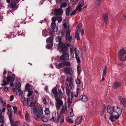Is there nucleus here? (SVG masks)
<instances>
[{
    "label": "nucleus",
    "instance_id": "2",
    "mask_svg": "<svg viewBox=\"0 0 126 126\" xmlns=\"http://www.w3.org/2000/svg\"><path fill=\"white\" fill-rule=\"evenodd\" d=\"M58 45V48L60 49L59 51L63 53L67 51V47L70 46V44H64L63 43H60Z\"/></svg>",
    "mask_w": 126,
    "mask_h": 126
},
{
    "label": "nucleus",
    "instance_id": "51",
    "mask_svg": "<svg viewBox=\"0 0 126 126\" xmlns=\"http://www.w3.org/2000/svg\"><path fill=\"white\" fill-rule=\"evenodd\" d=\"M4 78L3 79L2 85H6L7 84V83L6 81L5 80V77L4 76Z\"/></svg>",
    "mask_w": 126,
    "mask_h": 126
},
{
    "label": "nucleus",
    "instance_id": "54",
    "mask_svg": "<svg viewBox=\"0 0 126 126\" xmlns=\"http://www.w3.org/2000/svg\"><path fill=\"white\" fill-rule=\"evenodd\" d=\"M71 111L69 112L70 114L69 115L70 117H72L73 116L74 114L73 112V109L72 108H71Z\"/></svg>",
    "mask_w": 126,
    "mask_h": 126
},
{
    "label": "nucleus",
    "instance_id": "31",
    "mask_svg": "<svg viewBox=\"0 0 126 126\" xmlns=\"http://www.w3.org/2000/svg\"><path fill=\"white\" fill-rule=\"evenodd\" d=\"M69 85L70 89H74V86L73 82H69Z\"/></svg>",
    "mask_w": 126,
    "mask_h": 126
},
{
    "label": "nucleus",
    "instance_id": "41",
    "mask_svg": "<svg viewBox=\"0 0 126 126\" xmlns=\"http://www.w3.org/2000/svg\"><path fill=\"white\" fill-rule=\"evenodd\" d=\"M66 121L69 123H72L73 122V121L68 117H66Z\"/></svg>",
    "mask_w": 126,
    "mask_h": 126
},
{
    "label": "nucleus",
    "instance_id": "12",
    "mask_svg": "<svg viewBox=\"0 0 126 126\" xmlns=\"http://www.w3.org/2000/svg\"><path fill=\"white\" fill-rule=\"evenodd\" d=\"M10 120L11 126H18L19 125V123L20 122L19 121H17L15 122L12 119Z\"/></svg>",
    "mask_w": 126,
    "mask_h": 126
},
{
    "label": "nucleus",
    "instance_id": "40",
    "mask_svg": "<svg viewBox=\"0 0 126 126\" xmlns=\"http://www.w3.org/2000/svg\"><path fill=\"white\" fill-rule=\"evenodd\" d=\"M42 121L44 122H47V117L45 116H42L41 117Z\"/></svg>",
    "mask_w": 126,
    "mask_h": 126
},
{
    "label": "nucleus",
    "instance_id": "47",
    "mask_svg": "<svg viewBox=\"0 0 126 126\" xmlns=\"http://www.w3.org/2000/svg\"><path fill=\"white\" fill-rule=\"evenodd\" d=\"M102 0H96V4L97 6H98L101 3Z\"/></svg>",
    "mask_w": 126,
    "mask_h": 126
},
{
    "label": "nucleus",
    "instance_id": "1",
    "mask_svg": "<svg viewBox=\"0 0 126 126\" xmlns=\"http://www.w3.org/2000/svg\"><path fill=\"white\" fill-rule=\"evenodd\" d=\"M107 112L110 114L118 113L121 114L122 112L121 109L117 106H114L112 107L109 105L107 107Z\"/></svg>",
    "mask_w": 126,
    "mask_h": 126
},
{
    "label": "nucleus",
    "instance_id": "36",
    "mask_svg": "<svg viewBox=\"0 0 126 126\" xmlns=\"http://www.w3.org/2000/svg\"><path fill=\"white\" fill-rule=\"evenodd\" d=\"M15 1L12 0L11 2V6L12 7H14L16 6V3Z\"/></svg>",
    "mask_w": 126,
    "mask_h": 126
},
{
    "label": "nucleus",
    "instance_id": "50",
    "mask_svg": "<svg viewBox=\"0 0 126 126\" xmlns=\"http://www.w3.org/2000/svg\"><path fill=\"white\" fill-rule=\"evenodd\" d=\"M28 94H27V96L28 97H29L31 96L33 93V92L32 91H30V90H29L28 91Z\"/></svg>",
    "mask_w": 126,
    "mask_h": 126
},
{
    "label": "nucleus",
    "instance_id": "49",
    "mask_svg": "<svg viewBox=\"0 0 126 126\" xmlns=\"http://www.w3.org/2000/svg\"><path fill=\"white\" fill-rule=\"evenodd\" d=\"M63 63H60L58 65H57V67L58 69L60 68L63 66Z\"/></svg>",
    "mask_w": 126,
    "mask_h": 126
},
{
    "label": "nucleus",
    "instance_id": "28",
    "mask_svg": "<svg viewBox=\"0 0 126 126\" xmlns=\"http://www.w3.org/2000/svg\"><path fill=\"white\" fill-rule=\"evenodd\" d=\"M56 41L57 42H59L58 44H59L60 43H63L61 42L62 40V38L61 36L59 35H58L56 38Z\"/></svg>",
    "mask_w": 126,
    "mask_h": 126
},
{
    "label": "nucleus",
    "instance_id": "46",
    "mask_svg": "<svg viewBox=\"0 0 126 126\" xmlns=\"http://www.w3.org/2000/svg\"><path fill=\"white\" fill-rule=\"evenodd\" d=\"M13 108L14 110V112L15 114H17V108L15 106H14L13 107Z\"/></svg>",
    "mask_w": 126,
    "mask_h": 126
},
{
    "label": "nucleus",
    "instance_id": "57",
    "mask_svg": "<svg viewBox=\"0 0 126 126\" xmlns=\"http://www.w3.org/2000/svg\"><path fill=\"white\" fill-rule=\"evenodd\" d=\"M17 30L18 33L21 34L23 33L22 30L21 28L18 29Z\"/></svg>",
    "mask_w": 126,
    "mask_h": 126
},
{
    "label": "nucleus",
    "instance_id": "6",
    "mask_svg": "<svg viewBox=\"0 0 126 126\" xmlns=\"http://www.w3.org/2000/svg\"><path fill=\"white\" fill-rule=\"evenodd\" d=\"M57 103H55V105L57 110H58L60 109V107L63 104V101L59 97L55 98Z\"/></svg>",
    "mask_w": 126,
    "mask_h": 126
},
{
    "label": "nucleus",
    "instance_id": "7",
    "mask_svg": "<svg viewBox=\"0 0 126 126\" xmlns=\"http://www.w3.org/2000/svg\"><path fill=\"white\" fill-rule=\"evenodd\" d=\"M68 30L66 32V39L69 42H71L72 40L73 39L71 36H70L71 30H69V26H68Z\"/></svg>",
    "mask_w": 126,
    "mask_h": 126
},
{
    "label": "nucleus",
    "instance_id": "56",
    "mask_svg": "<svg viewBox=\"0 0 126 126\" xmlns=\"http://www.w3.org/2000/svg\"><path fill=\"white\" fill-rule=\"evenodd\" d=\"M36 103V101L33 102H32L30 106V107H32Z\"/></svg>",
    "mask_w": 126,
    "mask_h": 126
},
{
    "label": "nucleus",
    "instance_id": "61",
    "mask_svg": "<svg viewBox=\"0 0 126 126\" xmlns=\"http://www.w3.org/2000/svg\"><path fill=\"white\" fill-rule=\"evenodd\" d=\"M77 71L78 73L80 72V66L78 65L77 67Z\"/></svg>",
    "mask_w": 126,
    "mask_h": 126
},
{
    "label": "nucleus",
    "instance_id": "58",
    "mask_svg": "<svg viewBox=\"0 0 126 126\" xmlns=\"http://www.w3.org/2000/svg\"><path fill=\"white\" fill-rule=\"evenodd\" d=\"M77 51H75V58L76 59L79 58V57L78 56L79 54V52H78Z\"/></svg>",
    "mask_w": 126,
    "mask_h": 126
},
{
    "label": "nucleus",
    "instance_id": "26",
    "mask_svg": "<svg viewBox=\"0 0 126 126\" xmlns=\"http://www.w3.org/2000/svg\"><path fill=\"white\" fill-rule=\"evenodd\" d=\"M20 20L19 19H17L16 20L15 22V25L14 27L15 28L18 26H19V24L20 23Z\"/></svg>",
    "mask_w": 126,
    "mask_h": 126
},
{
    "label": "nucleus",
    "instance_id": "25",
    "mask_svg": "<svg viewBox=\"0 0 126 126\" xmlns=\"http://www.w3.org/2000/svg\"><path fill=\"white\" fill-rule=\"evenodd\" d=\"M84 4V0H82V1H80L78 5L77 6V9L80 8L82 7Z\"/></svg>",
    "mask_w": 126,
    "mask_h": 126
},
{
    "label": "nucleus",
    "instance_id": "24",
    "mask_svg": "<svg viewBox=\"0 0 126 126\" xmlns=\"http://www.w3.org/2000/svg\"><path fill=\"white\" fill-rule=\"evenodd\" d=\"M7 114L9 116V120H11V119H12V114L10 109H8V111L7 112Z\"/></svg>",
    "mask_w": 126,
    "mask_h": 126
},
{
    "label": "nucleus",
    "instance_id": "30",
    "mask_svg": "<svg viewBox=\"0 0 126 126\" xmlns=\"http://www.w3.org/2000/svg\"><path fill=\"white\" fill-rule=\"evenodd\" d=\"M21 86V84L19 83H16L15 85L16 88L17 90L20 88Z\"/></svg>",
    "mask_w": 126,
    "mask_h": 126
},
{
    "label": "nucleus",
    "instance_id": "29",
    "mask_svg": "<svg viewBox=\"0 0 126 126\" xmlns=\"http://www.w3.org/2000/svg\"><path fill=\"white\" fill-rule=\"evenodd\" d=\"M66 94L67 96L68 97L70 96V94L71 93V92L70 90L67 88V87H66Z\"/></svg>",
    "mask_w": 126,
    "mask_h": 126
},
{
    "label": "nucleus",
    "instance_id": "19",
    "mask_svg": "<svg viewBox=\"0 0 126 126\" xmlns=\"http://www.w3.org/2000/svg\"><path fill=\"white\" fill-rule=\"evenodd\" d=\"M51 92L55 97H57L58 96V93L57 89L56 88L54 87L52 89Z\"/></svg>",
    "mask_w": 126,
    "mask_h": 126
},
{
    "label": "nucleus",
    "instance_id": "4",
    "mask_svg": "<svg viewBox=\"0 0 126 126\" xmlns=\"http://www.w3.org/2000/svg\"><path fill=\"white\" fill-rule=\"evenodd\" d=\"M119 54L121 56L120 57L121 61L124 62L126 60V48H122L120 51Z\"/></svg>",
    "mask_w": 126,
    "mask_h": 126
},
{
    "label": "nucleus",
    "instance_id": "11",
    "mask_svg": "<svg viewBox=\"0 0 126 126\" xmlns=\"http://www.w3.org/2000/svg\"><path fill=\"white\" fill-rule=\"evenodd\" d=\"M60 58L61 61H67L69 58L68 54L67 53H63L60 56Z\"/></svg>",
    "mask_w": 126,
    "mask_h": 126
},
{
    "label": "nucleus",
    "instance_id": "33",
    "mask_svg": "<svg viewBox=\"0 0 126 126\" xmlns=\"http://www.w3.org/2000/svg\"><path fill=\"white\" fill-rule=\"evenodd\" d=\"M63 65L66 66H69L71 65V63L70 62H64L63 63Z\"/></svg>",
    "mask_w": 126,
    "mask_h": 126
},
{
    "label": "nucleus",
    "instance_id": "44",
    "mask_svg": "<svg viewBox=\"0 0 126 126\" xmlns=\"http://www.w3.org/2000/svg\"><path fill=\"white\" fill-rule=\"evenodd\" d=\"M32 110L33 111V113L34 114L36 113L37 112V108L34 107H33V108Z\"/></svg>",
    "mask_w": 126,
    "mask_h": 126
},
{
    "label": "nucleus",
    "instance_id": "64",
    "mask_svg": "<svg viewBox=\"0 0 126 126\" xmlns=\"http://www.w3.org/2000/svg\"><path fill=\"white\" fill-rule=\"evenodd\" d=\"M17 90H18L19 93V95H21L23 93L22 91L19 89H17Z\"/></svg>",
    "mask_w": 126,
    "mask_h": 126
},
{
    "label": "nucleus",
    "instance_id": "27",
    "mask_svg": "<svg viewBox=\"0 0 126 126\" xmlns=\"http://www.w3.org/2000/svg\"><path fill=\"white\" fill-rule=\"evenodd\" d=\"M66 109V107L65 106H63L61 109L60 114H62L65 112V111Z\"/></svg>",
    "mask_w": 126,
    "mask_h": 126
},
{
    "label": "nucleus",
    "instance_id": "37",
    "mask_svg": "<svg viewBox=\"0 0 126 126\" xmlns=\"http://www.w3.org/2000/svg\"><path fill=\"white\" fill-rule=\"evenodd\" d=\"M56 26L55 22H52L51 24V27L53 30H54Z\"/></svg>",
    "mask_w": 126,
    "mask_h": 126
},
{
    "label": "nucleus",
    "instance_id": "60",
    "mask_svg": "<svg viewBox=\"0 0 126 126\" xmlns=\"http://www.w3.org/2000/svg\"><path fill=\"white\" fill-rule=\"evenodd\" d=\"M59 93L60 96H63V93L61 89H58Z\"/></svg>",
    "mask_w": 126,
    "mask_h": 126
},
{
    "label": "nucleus",
    "instance_id": "63",
    "mask_svg": "<svg viewBox=\"0 0 126 126\" xmlns=\"http://www.w3.org/2000/svg\"><path fill=\"white\" fill-rule=\"evenodd\" d=\"M119 65L122 67H125V65L124 63H120L119 64Z\"/></svg>",
    "mask_w": 126,
    "mask_h": 126
},
{
    "label": "nucleus",
    "instance_id": "48",
    "mask_svg": "<svg viewBox=\"0 0 126 126\" xmlns=\"http://www.w3.org/2000/svg\"><path fill=\"white\" fill-rule=\"evenodd\" d=\"M67 3H64L61 4L60 6V8H61L62 9V7H65L67 6Z\"/></svg>",
    "mask_w": 126,
    "mask_h": 126
},
{
    "label": "nucleus",
    "instance_id": "21",
    "mask_svg": "<svg viewBox=\"0 0 126 126\" xmlns=\"http://www.w3.org/2000/svg\"><path fill=\"white\" fill-rule=\"evenodd\" d=\"M53 37L52 36H50L48 38L46 39V42L47 43H53Z\"/></svg>",
    "mask_w": 126,
    "mask_h": 126
},
{
    "label": "nucleus",
    "instance_id": "5",
    "mask_svg": "<svg viewBox=\"0 0 126 126\" xmlns=\"http://www.w3.org/2000/svg\"><path fill=\"white\" fill-rule=\"evenodd\" d=\"M8 76L6 78V79L8 82H13L15 79V75L14 74L12 73V72H8Z\"/></svg>",
    "mask_w": 126,
    "mask_h": 126
},
{
    "label": "nucleus",
    "instance_id": "13",
    "mask_svg": "<svg viewBox=\"0 0 126 126\" xmlns=\"http://www.w3.org/2000/svg\"><path fill=\"white\" fill-rule=\"evenodd\" d=\"M108 13H105L103 16V19L105 24H107V21L108 20Z\"/></svg>",
    "mask_w": 126,
    "mask_h": 126
},
{
    "label": "nucleus",
    "instance_id": "45",
    "mask_svg": "<svg viewBox=\"0 0 126 126\" xmlns=\"http://www.w3.org/2000/svg\"><path fill=\"white\" fill-rule=\"evenodd\" d=\"M66 80L70 82H72V79L71 77H67Z\"/></svg>",
    "mask_w": 126,
    "mask_h": 126
},
{
    "label": "nucleus",
    "instance_id": "10",
    "mask_svg": "<svg viewBox=\"0 0 126 126\" xmlns=\"http://www.w3.org/2000/svg\"><path fill=\"white\" fill-rule=\"evenodd\" d=\"M64 69V73H66L67 74H69L71 75H73V69L72 67L69 68L66 67Z\"/></svg>",
    "mask_w": 126,
    "mask_h": 126
},
{
    "label": "nucleus",
    "instance_id": "52",
    "mask_svg": "<svg viewBox=\"0 0 126 126\" xmlns=\"http://www.w3.org/2000/svg\"><path fill=\"white\" fill-rule=\"evenodd\" d=\"M71 98H69L68 99V104L70 105L71 104V103L72 102V99Z\"/></svg>",
    "mask_w": 126,
    "mask_h": 126
},
{
    "label": "nucleus",
    "instance_id": "17",
    "mask_svg": "<svg viewBox=\"0 0 126 126\" xmlns=\"http://www.w3.org/2000/svg\"><path fill=\"white\" fill-rule=\"evenodd\" d=\"M38 114L43 115V107L42 106H39L37 109V112Z\"/></svg>",
    "mask_w": 126,
    "mask_h": 126
},
{
    "label": "nucleus",
    "instance_id": "62",
    "mask_svg": "<svg viewBox=\"0 0 126 126\" xmlns=\"http://www.w3.org/2000/svg\"><path fill=\"white\" fill-rule=\"evenodd\" d=\"M55 32V31H51L50 32V34L51 36L53 37L54 36V33H53V32Z\"/></svg>",
    "mask_w": 126,
    "mask_h": 126
},
{
    "label": "nucleus",
    "instance_id": "42",
    "mask_svg": "<svg viewBox=\"0 0 126 126\" xmlns=\"http://www.w3.org/2000/svg\"><path fill=\"white\" fill-rule=\"evenodd\" d=\"M25 118L26 120L27 121H30V118L28 114L27 113L25 115Z\"/></svg>",
    "mask_w": 126,
    "mask_h": 126
},
{
    "label": "nucleus",
    "instance_id": "22",
    "mask_svg": "<svg viewBox=\"0 0 126 126\" xmlns=\"http://www.w3.org/2000/svg\"><path fill=\"white\" fill-rule=\"evenodd\" d=\"M42 116V115H40V114L38 115L35 114L34 115V117L35 119L36 120L39 121L41 120V117Z\"/></svg>",
    "mask_w": 126,
    "mask_h": 126
},
{
    "label": "nucleus",
    "instance_id": "14",
    "mask_svg": "<svg viewBox=\"0 0 126 126\" xmlns=\"http://www.w3.org/2000/svg\"><path fill=\"white\" fill-rule=\"evenodd\" d=\"M88 99V98L85 95H81L80 96L79 99L76 100L75 102H77L80 100H81L82 101L85 102L87 101Z\"/></svg>",
    "mask_w": 126,
    "mask_h": 126
},
{
    "label": "nucleus",
    "instance_id": "43",
    "mask_svg": "<svg viewBox=\"0 0 126 126\" xmlns=\"http://www.w3.org/2000/svg\"><path fill=\"white\" fill-rule=\"evenodd\" d=\"M25 89L26 90L29 91L30 90V87L28 83H27L25 87Z\"/></svg>",
    "mask_w": 126,
    "mask_h": 126
},
{
    "label": "nucleus",
    "instance_id": "9",
    "mask_svg": "<svg viewBox=\"0 0 126 126\" xmlns=\"http://www.w3.org/2000/svg\"><path fill=\"white\" fill-rule=\"evenodd\" d=\"M116 114L117 115H114L113 114H111L109 118V119L112 122H115V120L118 119L119 117L120 116L121 114H118V113Z\"/></svg>",
    "mask_w": 126,
    "mask_h": 126
},
{
    "label": "nucleus",
    "instance_id": "18",
    "mask_svg": "<svg viewBox=\"0 0 126 126\" xmlns=\"http://www.w3.org/2000/svg\"><path fill=\"white\" fill-rule=\"evenodd\" d=\"M121 85V83L118 82H115L113 84L112 88L114 89L116 88L117 87H119Z\"/></svg>",
    "mask_w": 126,
    "mask_h": 126
},
{
    "label": "nucleus",
    "instance_id": "16",
    "mask_svg": "<svg viewBox=\"0 0 126 126\" xmlns=\"http://www.w3.org/2000/svg\"><path fill=\"white\" fill-rule=\"evenodd\" d=\"M119 99L124 106L125 107H126V101H125V98H123L122 96H120L119 97Z\"/></svg>",
    "mask_w": 126,
    "mask_h": 126
},
{
    "label": "nucleus",
    "instance_id": "35",
    "mask_svg": "<svg viewBox=\"0 0 126 126\" xmlns=\"http://www.w3.org/2000/svg\"><path fill=\"white\" fill-rule=\"evenodd\" d=\"M76 48L75 47H72L70 48V52L71 54H72L74 51H76Z\"/></svg>",
    "mask_w": 126,
    "mask_h": 126
},
{
    "label": "nucleus",
    "instance_id": "3",
    "mask_svg": "<svg viewBox=\"0 0 126 126\" xmlns=\"http://www.w3.org/2000/svg\"><path fill=\"white\" fill-rule=\"evenodd\" d=\"M56 120L54 117H53L50 119L51 120L55 121V122H60V124L62 125V124L64 120V117L63 115H60L58 113L56 116Z\"/></svg>",
    "mask_w": 126,
    "mask_h": 126
},
{
    "label": "nucleus",
    "instance_id": "38",
    "mask_svg": "<svg viewBox=\"0 0 126 126\" xmlns=\"http://www.w3.org/2000/svg\"><path fill=\"white\" fill-rule=\"evenodd\" d=\"M32 102L30 100V99L29 98H28L27 99V103L28 106L30 107V106Z\"/></svg>",
    "mask_w": 126,
    "mask_h": 126
},
{
    "label": "nucleus",
    "instance_id": "32",
    "mask_svg": "<svg viewBox=\"0 0 126 126\" xmlns=\"http://www.w3.org/2000/svg\"><path fill=\"white\" fill-rule=\"evenodd\" d=\"M44 112L46 115L48 114L50 112L49 108H46L44 110Z\"/></svg>",
    "mask_w": 126,
    "mask_h": 126
},
{
    "label": "nucleus",
    "instance_id": "8",
    "mask_svg": "<svg viewBox=\"0 0 126 126\" xmlns=\"http://www.w3.org/2000/svg\"><path fill=\"white\" fill-rule=\"evenodd\" d=\"M54 14L56 15H60L63 14V11L61 8H55L54 9Z\"/></svg>",
    "mask_w": 126,
    "mask_h": 126
},
{
    "label": "nucleus",
    "instance_id": "34",
    "mask_svg": "<svg viewBox=\"0 0 126 126\" xmlns=\"http://www.w3.org/2000/svg\"><path fill=\"white\" fill-rule=\"evenodd\" d=\"M75 37L78 40H79L80 39L78 31H76Z\"/></svg>",
    "mask_w": 126,
    "mask_h": 126
},
{
    "label": "nucleus",
    "instance_id": "53",
    "mask_svg": "<svg viewBox=\"0 0 126 126\" xmlns=\"http://www.w3.org/2000/svg\"><path fill=\"white\" fill-rule=\"evenodd\" d=\"M107 68V67L106 66L105 67L104 71H103V75H105L106 73V70Z\"/></svg>",
    "mask_w": 126,
    "mask_h": 126
},
{
    "label": "nucleus",
    "instance_id": "59",
    "mask_svg": "<svg viewBox=\"0 0 126 126\" xmlns=\"http://www.w3.org/2000/svg\"><path fill=\"white\" fill-rule=\"evenodd\" d=\"M77 9V8H76V10H74L70 14V15L71 16H72L73 15L75 14L76 12Z\"/></svg>",
    "mask_w": 126,
    "mask_h": 126
},
{
    "label": "nucleus",
    "instance_id": "15",
    "mask_svg": "<svg viewBox=\"0 0 126 126\" xmlns=\"http://www.w3.org/2000/svg\"><path fill=\"white\" fill-rule=\"evenodd\" d=\"M82 121V117L81 116L77 117L75 121V124L76 125H79Z\"/></svg>",
    "mask_w": 126,
    "mask_h": 126
},
{
    "label": "nucleus",
    "instance_id": "23",
    "mask_svg": "<svg viewBox=\"0 0 126 126\" xmlns=\"http://www.w3.org/2000/svg\"><path fill=\"white\" fill-rule=\"evenodd\" d=\"M78 89H77V91L76 92H73L71 94V97L72 98H73L74 96L76 97L78 96Z\"/></svg>",
    "mask_w": 126,
    "mask_h": 126
},
{
    "label": "nucleus",
    "instance_id": "55",
    "mask_svg": "<svg viewBox=\"0 0 126 126\" xmlns=\"http://www.w3.org/2000/svg\"><path fill=\"white\" fill-rule=\"evenodd\" d=\"M58 19V17H53L51 18V20L52 21V22H55V21H56Z\"/></svg>",
    "mask_w": 126,
    "mask_h": 126
},
{
    "label": "nucleus",
    "instance_id": "20",
    "mask_svg": "<svg viewBox=\"0 0 126 126\" xmlns=\"http://www.w3.org/2000/svg\"><path fill=\"white\" fill-rule=\"evenodd\" d=\"M72 9V7L71 6L68 7L65 10V14L66 16H68L69 15V13L70 10Z\"/></svg>",
    "mask_w": 126,
    "mask_h": 126
},
{
    "label": "nucleus",
    "instance_id": "39",
    "mask_svg": "<svg viewBox=\"0 0 126 126\" xmlns=\"http://www.w3.org/2000/svg\"><path fill=\"white\" fill-rule=\"evenodd\" d=\"M51 44H47L46 45V47L48 49H50L53 46V43H51Z\"/></svg>",
    "mask_w": 126,
    "mask_h": 126
}]
</instances>
